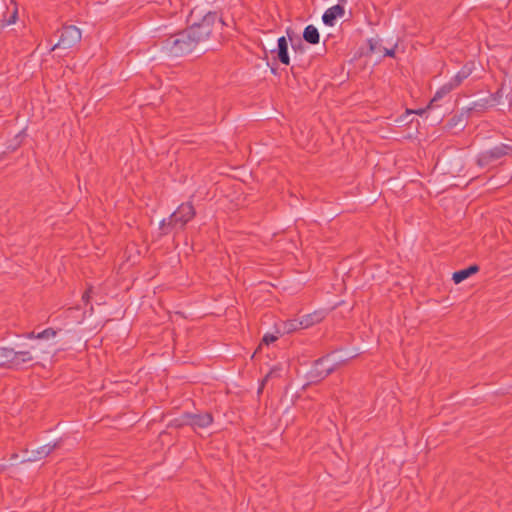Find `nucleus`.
I'll list each match as a JSON object with an SVG mask.
<instances>
[{
	"label": "nucleus",
	"mask_w": 512,
	"mask_h": 512,
	"mask_svg": "<svg viewBox=\"0 0 512 512\" xmlns=\"http://www.w3.org/2000/svg\"><path fill=\"white\" fill-rule=\"evenodd\" d=\"M55 447L56 444H46L41 447H38L37 449L31 451L30 455L27 456V460L38 461L43 457L49 455Z\"/></svg>",
	"instance_id": "obj_11"
},
{
	"label": "nucleus",
	"mask_w": 512,
	"mask_h": 512,
	"mask_svg": "<svg viewBox=\"0 0 512 512\" xmlns=\"http://www.w3.org/2000/svg\"><path fill=\"white\" fill-rule=\"evenodd\" d=\"M299 329H303L302 325H300V319L288 320L283 325V333H292Z\"/></svg>",
	"instance_id": "obj_17"
},
{
	"label": "nucleus",
	"mask_w": 512,
	"mask_h": 512,
	"mask_svg": "<svg viewBox=\"0 0 512 512\" xmlns=\"http://www.w3.org/2000/svg\"><path fill=\"white\" fill-rule=\"evenodd\" d=\"M265 381H266L265 379L262 380L261 386H264Z\"/></svg>",
	"instance_id": "obj_30"
},
{
	"label": "nucleus",
	"mask_w": 512,
	"mask_h": 512,
	"mask_svg": "<svg viewBox=\"0 0 512 512\" xmlns=\"http://www.w3.org/2000/svg\"><path fill=\"white\" fill-rule=\"evenodd\" d=\"M384 55L386 56H394V49L391 48V49H388V48H384Z\"/></svg>",
	"instance_id": "obj_22"
},
{
	"label": "nucleus",
	"mask_w": 512,
	"mask_h": 512,
	"mask_svg": "<svg viewBox=\"0 0 512 512\" xmlns=\"http://www.w3.org/2000/svg\"><path fill=\"white\" fill-rule=\"evenodd\" d=\"M196 33V27L188 28L186 31L167 39L163 44V49L174 56L192 52L198 44L209 38L208 24L204 26L201 37L195 38Z\"/></svg>",
	"instance_id": "obj_1"
},
{
	"label": "nucleus",
	"mask_w": 512,
	"mask_h": 512,
	"mask_svg": "<svg viewBox=\"0 0 512 512\" xmlns=\"http://www.w3.org/2000/svg\"><path fill=\"white\" fill-rule=\"evenodd\" d=\"M508 147L505 145H499L489 151L483 152L478 157L477 163L479 166H485L490 160L498 159L501 156L506 154V149Z\"/></svg>",
	"instance_id": "obj_6"
},
{
	"label": "nucleus",
	"mask_w": 512,
	"mask_h": 512,
	"mask_svg": "<svg viewBox=\"0 0 512 512\" xmlns=\"http://www.w3.org/2000/svg\"><path fill=\"white\" fill-rule=\"evenodd\" d=\"M303 38L311 44H317L319 42L318 29L313 25H308L304 30Z\"/></svg>",
	"instance_id": "obj_15"
},
{
	"label": "nucleus",
	"mask_w": 512,
	"mask_h": 512,
	"mask_svg": "<svg viewBox=\"0 0 512 512\" xmlns=\"http://www.w3.org/2000/svg\"><path fill=\"white\" fill-rule=\"evenodd\" d=\"M478 271L477 266H470L466 269L459 270L453 273L452 279L456 284L461 283L468 277H470L472 274L476 273Z\"/></svg>",
	"instance_id": "obj_14"
},
{
	"label": "nucleus",
	"mask_w": 512,
	"mask_h": 512,
	"mask_svg": "<svg viewBox=\"0 0 512 512\" xmlns=\"http://www.w3.org/2000/svg\"><path fill=\"white\" fill-rule=\"evenodd\" d=\"M88 297H89V292H86V293L83 295V299H84V300H87V299H88Z\"/></svg>",
	"instance_id": "obj_27"
},
{
	"label": "nucleus",
	"mask_w": 512,
	"mask_h": 512,
	"mask_svg": "<svg viewBox=\"0 0 512 512\" xmlns=\"http://www.w3.org/2000/svg\"><path fill=\"white\" fill-rule=\"evenodd\" d=\"M474 70V63H468L466 64L450 81L454 85V88H456L458 85L461 84V82L466 79L468 76L471 75V73Z\"/></svg>",
	"instance_id": "obj_13"
},
{
	"label": "nucleus",
	"mask_w": 512,
	"mask_h": 512,
	"mask_svg": "<svg viewBox=\"0 0 512 512\" xmlns=\"http://www.w3.org/2000/svg\"><path fill=\"white\" fill-rule=\"evenodd\" d=\"M454 89V85L450 82L446 83L445 85H443L434 95L433 99L431 100L430 104L428 105L427 108H430L431 107V104L434 102V101H437L439 99H441L444 95H446L447 93H449L451 90Z\"/></svg>",
	"instance_id": "obj_16"
},
{
	"label": "nucleus",
	"mask_w": 512,
	"mask_h": 512,
	"mask_svg": "<svg viewBox=\"0 0 512 512\" xmlns=\"http://www.w3.org/2000/svg\"><path fill=\"white\" fill-rule=\"evenodd\" d=\"M217 19V16L215 13H212V12H209L207 13L203 19L201 20V22L199 23H194L193 25H191L189 28H194L196 27L197 29V33L195 35V38H199L202 36V32H203V29H204V26L208 24V28H209V35L211 34V31H212V26L213 24L215 23Z\"/></svg>",
	"instance_id": "obj_10"
},
{
	"label": "nucleus",
	"mask_w": 512,
	"mask_h": 512,
	"mask_svg": "<svg viewBox=\"0 0 512 512\" xmlns=\"http://www.w3.org/2000/svg\"><path fill=\"white\" fill-rule=\"evenodd\" d=\"M426 109H419V110H416V111H413L414 113H417L419 115H421L422 113L425 112Z\"/></svg>",
	"instance_id": "obj_24"
},
{
	"label": "nucleus",
	"mask_w": 512,
	"mask_h": 512,
	"mask_svg": "<svg viewBox=\"0 0 512 512\" xmlns=\"http://www.w3.org/2000/svg\"><path fill=\"white\" fill-rule=\"evenodd\" d=\"M344 15V8L342 5L337 4L330 8H328L323 16V23L327 26H334L337 19L341 18Z\"/></svg>",
	"instance_id": "obj_7"
},
{
	"label": "nucleus",
	"mask_w": 512,
	"mask_h": 512,
	"mask_svg": "<svg viewBox=\"0 0 512 512\" xmlns=\"http://www.w3.org/2000/svg\"><path fill=\"white\" fill-rule=\"evenodd\" d=\"M280 334H281V332L279 330L276 331V334H269V333H267V334L264 335V337L262 339V343L268 345V344L276 341Z\"/></svg>",
	"instance_id": "obj_19"
},
{
	"label": "nucleus",
	"mask_w": 512,
	"mask_h": 512,
	"mask_svg": "<svg viewBox=\"0 0 512 512\" xmlns=\"http://www.w3.org/2000/svg\"><path fill=\"white\" fill-rule=\"evenodd\" d=\"M370 49H371V51H373V52H374V51H376V44H374V43H372V42H371V43H370Z\"/></svg>",
	"instance_id": "obj_23"
},
{
	"label": "nucleus",
	"mask_w": 512,
	"mask_h": 512,
	"mask_svg": "<svg viewBox=\"0 0 512 512\" xmlns=\"http://www.w3.org/2000/svg\"><path fill=\"white\" fill-rule=\"evenodd\" d=\"M184 423L190 425L193 429L207 428L212 423V416L208 413L204 414H187Z\"/></svg>",
	"instance_id": "obj_4"
},
{
	"label": "nucleus",
	"mask_w": 512,
	"mask_h": 512,
	"mask_svg": "<svg viewBox=\"0 0 512 512\" xmlns=\"http://www.w3.org/2000/svg\"><path fill=\"white\" fill-rule=\"evenodd\" d=\"M274 372L275 370H271L270 373L266 375L265 380H267Z\"/></svg>",
	"instance_id": "obj_26"
},
{
	"label": "nucleus",
	"mask_w": 512,
	"mask_h": 512,
	"mask_svg": "<svg viewBox=\"0 0 512 512\" xmlns=\"http://www.w3.org/2000/svg\"><path fill=\"white\" fill-rule=\"evenodd\" d=\"M18 143L15 145H12V149H15L17 147Z\"/></svg>",
	"instance_id": "obj_28"
},
{
	"label": "nucleus",
	"mask_w": 512,
	"mask_h": 512,
	"mask_svg": "<svg viewBox=\"0 0 512 512\" xmlns=\"http://www.w3.org/2000/svg\"><path fill=\"white\" fill-rule=\"evenodd\" d=\"M19 366L18 352L11 348H0V366Z\"/></svg>",
	"instance_id": "obj_8"
},
{
	"label": "nucleus",
	"mask_w": 512,
	"mask_h": 512,
	"mask_svg": "<svg viewBox=\"0 0 512 512\" xmlns=\"http://www.w3.org/2000/svg\"><path fill=\"white\" fill-rule=\"evenodd\" d=\"M501 95H502V89L497 92L495 98H501Z\"/></svg>",
	"instance_id": "obj_25"
},
{
	"label": "nucleus",
	"mask_w": 512,
	"mask_h": 512,
	"mask_svg": "<svg viewBox=\"0 0 512 512\" xmlns=\"http://www.w3.org/2000/svg\"><path fill=\"white\" fill-rule=\"evenodd\" d=\"M17 18V10L15 9L11 15V18L8 20V24H13L16 22Z\"/></svg>",
	"instance_id": "obj_21"
},
{
	"label": "nucleus",
	"mask_w": 512,
	"mask_h": 512,
	"mask_svg": "<svg viewBox=\"0 0 512 512\" xmlns=\"http://www.w3.org/2000/svg\"><path fill=\"white\" fill-rule=\"evenodd\" d=\"M265 381H266L265 379L262 380L261 386H264Z\"/></svg>",
	"instance_id": "obj_29"
},
{
	"label": "nucleus",
	"mask_w": 512,
	"mask_h": 512,
	"mask_svg": "<svg viewBox=\"0 0 512 512\" xmlns=\"http://www.w3.org/2000/svg\"><path fill=\"white\" fill-rule=\"evenodd\" d=\"M277 56L281 63L285 65L290 63V58L288 56V42L284 36L278 39Z\"/></svg>",
	"instance_id": "obj_12"
},
{
	"label": "nucleus",
	"mask_w": 512,
	"mask_h": 512,
	"mask_svg": "<svg viewBox=\"0 0 512 512\" xmlns=\"http://www.w3.org/2000/svg\"><path fill=\"white\" fill-rule=\"evenodd\" d=\"M55 336H56V331L51 328H48V329L38 333L37 335H34L33 333L28 335L29 338L35 337L37 339H46V340L53 339Z\"/></svg>",
	"instance_id": "obj_18"
},
{
	"label": "nucleus",
	"mask_w": 512,
	"mask_h": 512,
	"mask_svg": "<svg viewBox=\"0 0 512 512\" xmlns=\"http://www.w3.org/2000/svg\"><path fill=\"white\" fill-rule=\"evenodd\" d=\"M326 316V312L324 310H317L313 313L307 314L300 319V325L302 328L307 329L319 322H321Z\"/></svg>",
	"instance_id": "obj_9"
},
{
	"label": "nucleus",
	"mask_w": 512,
	"mask_h": 512,
	"mask_svg": "<svg viewBox=\"0 0 512 512\" xmlns=\"http://www.w3.org/2000/svg\"><path fill=\"white\" fill-rule=\"evenodd\" d=\"M82 33L76 26L65 27L59 41L52 46L51 50L56 48L68 49L81 40Z\"/></svg>",
	"instance_id": "obj_3"
},
{
	"label": "nucleus",
	"mask_w": 512,
	"mask_h": 512,
	"mask_svg": "<svg viewBox=\"0 0 512 512\" xmlns=\"http://www.w3.org/2000/svg\"><path fill=\"white\" fill-rule=\"evenodd\" d=\"M32 359H33V357L30 352H28V351L18 352V361L20 362V364L31 361Z\"/></svg>",
	"instance_id": "obj_20"
},
{
	"label": "nucleus",
	"mask_w": 512,
	"mask_h": 512,
	"mask_svg": "<svg viewBox=\"0 0 512 512\" xmlns=\"http://www.w3.org/2000/svg\"><path fill=\"white\" fill-rule=\"evenodd\" d=\"M194 215L193 207L190 204H182L179 208L171 215V222L180 225H184Z\"/></svg>",
	"instance_id": "obj_5"
},
{
	"label": "nucleus",
	"mask_w": 512,
	"mask_h": 512,
	"mask_svg": "<svg viewBox=\"0 0 512 512\" xmlns=\"http://www.w3.org/2000/svg\"><path fill=\"white\" fill-rule=\"evenodd\" d=\"M348 357L342 353H333L316 362L311 371V378L322 379L334 371L339 365L344 363Z\"/></svg>",
	"instance_id": "obj_2"
}]
</instances>
